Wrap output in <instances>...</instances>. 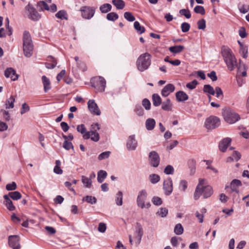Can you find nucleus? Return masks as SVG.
<instances>
[{
    "label": "nucleus",
    "mask_w": 249,
    "mask_h": 249,
    "mask_svg": "<svg viewBox=\"0 0 249 249\" xmlns=\"http://www.w3.org/2000/svg\"><path fill=\"white\" fill-rule=\"evenodd\" d=\"M206 180L203 178L199 179V182L196 187L194 198L195 200H197L201 195H203L204 198H207L210 197L213 194L212 187L210 185H205Z\"/></svg>",
    "instance_id": "f257e3e1"
},
{
    "label": "nucleus",
    "mask_w": 249,
    "mask_h": 249,
    "mask_svg": "<svg viewBox=\"0 0 249 249\" xmlns=\"http://www.w3.org/2000/svg\"><path fill=\"white\" fill-rule=\"evenodd\" d=\"M221 54L228 69L231 71L237 66V59L232 50L228 46L221 47Z\"/></svg>",
    "instance_id": "f03ea898"
},
{
    "label": "nucleus",
    "mask_w": 249,
    "mask_h": 249,
    "mask_svg": "<svg viewBox=\"0 0 249 249\" xmlns=\"http://www.w3.org/2000/svg\"><path fill=\"white\" fill-rule=\"evenodd\" d=\"M23 50L24 55L30 57L33 54V44L31 36L28 31H24L23 36Z\"/></svg>",
    "instance_id": "7ed1b4c3"
},
{
    "label": "nucleus",
    "mask_w": 249,
    "mask_h": 249,
    "mask_svg": "<svg viewBox=\"0 0 249 249\" xmlns=\"http://www.w3.org/2000/svg\"><path fill=\"white\" fill-rule=\"evenodd\" d=\"M151 56L148 53H144L140 55L137 60V66L140 71L147 70L151 65Z\"/></svg>",
    "instance_id": "20e7f679"
},
{
    "label": "nucleus",
    "mask_w": 249,
    "mask_h": 249,
    "mask_svg": "<svg viewBox=\"0 0 249 249\" xmlns=\"http://www.w3.org/2000/svg\"><path fill=\"white\" fill-rule=\"evenodd\" d=\"M222 115L225 121L230 124H233L240 119L239 115L230 108L223 109Z\"/></svg>",
    "instance_id": "39448f33"
},
{
    "label": "nucleus",
    "mask_w": 249,
    "mask_h": 249,
    "mask_svg": "<svg viewBox=\"0 0 249 249\" xmlns=\"http://www.w3.org/2000/svg\"><path fill=\"white\" fill-rule=\"evenodd\" d=\"M143 234V229L140 223H137L135 227V239L132 240V236L129 235V240L131 245L134 243L136 246L139 245L141 241L142 238Z\"/></svg>",
    "instance_id": "423d86ee"
},
{
    "label": "nucleus",
    "mask_w": 249,
    "mask_h": 249,
    "mask_svg": "<svg viewBox=\"0 0 249 249\" xmlns=\"http://www.w3.org/2000/svg\"><path fill=\"white\" fill-rule=\"evenodd\" d=\"M92 86L97 89L98 91L103 92L105 91L106 82L105 79L101 77H96L92 79Z\"/></svg>",
    "instance_id": "0eeeda50"
},
{
    "label": "nucleus",
    "mask_w": 249,
    "mask_h": 249,
    "mask_svg": "<svg viewBox=\"0 0 249 249\" xmlns=\"http://www.w3.org/2000/svg\"><path fill=\"white\" fill-rule=\"evenodd\" d=\"M26 14L30 19L33 21H37L41 17L36 10L30 3L25 8Z\"/></svg>",
    "instance_id": "6e6552de"
},
{
    "label": "nucleus",
    "mask_w": 249,
    "mask_h": 249,
    "mask_svg": "<svg viewBox=\"0 0 249 249\" xmlns=\"http://www.w3.org/2000/svg\"><path fill=\"white\" fill-rule=\"evenodd\" d=\"M220 121L219 118L211 116L207 118L205 122V126L207 129H214L219 126Z\"/></svg>",
    "instance_id": "1a4fd4ad"
},
{
    "label": "nucleus",
    "mask_w": 249,
    "mask_h": 249,
    "mask_svg": "<svg viewBox=\"0 0 249 249\" xmlns=\"http://www.w3.org/2000/svg\"><path fill=\"white\" fill-rule=\"evenodd\" d=\"M148 161L153 167H157L160 162V157L159 154L155 151H151L148 154Z\"/></svg>",
    "instance_id": "9d476101"
},
{
    "label": "nucleus",
    "mask_w": 249,
    "mask_h": 249,
    "mask_svg": "<svg viewBox=\"0 0 249 249\" xmlns=\"http://www.w3.org/2000/svg\"><path fill=\"white\" fill-rule=\"evenodd\" d=\"M82 17L85 19H89L95 14V9L93 7L84 6L81 8Z\"/></svg>",
    "instance_id": "9b49d317"
},
{
    "label": "nucleus",
    "mask_w": 249,
    "mask_h": 249,
    "mask_svg": "<svg viewBox=\"0 0 249 249\" xmlns=\"http://www.w3.org/2000/svg\"><path fill=\"white\" fill-rule=\"evenodd\" d=\"M163 189L165 195L169 196L171 194L173 190V184L171 178L168 177L164 181L163 183Z\"/></svg>",
    "instance_id": "f8f14e48"
},
{
    "label": "nucleus",
    "mask_w": 249,
    "mask_h": 249,
    "mask_svg": "<svg viewBox=\"0 0 249 249\" xmlns=\"http://www.w3.org/2000/svg\"><path fill=\"white\" fill-rule=\"evenodd\" d=\"M147 198V193L145 190H142L139 192L137 203L138 206L142 209L145 208V201Z\"/></svg>",
    "instance_id": "ddd939ff"
},
{
    "label": "nucleus",
    "mask_w": 249,
    "mask_h": 249,
    "mask_svg": "<svg viewBox=\"0 0 249 249\" xmlns=\"http://www.w3.org/2000/svg\"><path fill=\"white\" fill-rule=\"evenodd\" d=\"M138 146L137 141L135 135H132L128 137L126 142V148L128 151L135 150Z\"/></svg>",
    "instance_id": "4468645a"
},
{
    "label": "nucleus",
    "mask_w": 249,
    "mask_h": 249,
    "mask_svg": "<svg viewBox=\"0 0 249 249\" xmlns=\"http://www.w3.org/2000/svg\"><path fill=\"white\" fill-rule=\"evenodd\" d=\"M19 237L18 235H10L8 237L9 246L13 249H20Z\"/></svg>",
    "instance_id": "2eb2a0df"
},
{
    "label": "nucleus",
    "mask_w": 249,
    "mask_h": 249,
    "mask_svg": "<svg viewBox=\"0 0 249 249\" xmlns=\"http://www.w3.org/2000/svg\"><path fill=\"white\" fill-rule=\"evenodd\" d=\"M88 106L89 111L93 114L97 116L101 114V111L98 108L97 104L94 100H89L88 102Z\"/></svg>",
    "instance_id": "dca6fc26"
},
{
    "label": "nucleus",
    "mask_w": 249,
    "mask_h": 249,
    "mask_svg": "<svg viewBox=\"0 0 249 249\" xmlns=\"http://www.w3.org/2000/svg\"><path fill=\"white\" fill-rule=\"evenodd\" d=\"M203 91L206 93H223V91L219 87H216L215 89L210 85L204 86Z\"/></svg>",
    "instance_id": "f3484780"
},
{
    "label": "nucleus",
    "mask_w": 249,
    "mask_h": 249,
    "mask_svg": "<svg viewBox=\"0 0 249 249\" xmlns=\"http://www.w3.org/2000/svg\"><path fill=\"white\" fill-rule=\"evenodd\" d=\"M4 75L6 77L10 78L13 81H15L18 78V75L16 74V71L12 68L6 69Z\"/></svg>",
    "instance_id": "a211bd4d"
},
{
    "label": "nucleus",
    "mask_w": 249,
    "mask_h": 249,
    "mask_svg": "<svg viewBox=\"0 0 249 249\" xmlns=\"http://www.w3.org/2000/svg\"><path fill=\"white\" fill-rule=\"evenodd\" d=\"M231 140L230 138H226L223 139L219 144V150L223 152L226 151L229 144L231 143Z\"/></svg>",
    "instance_id": "6ab92c4d"
},
{
    "label": "nucleus",
    "mask_w": 249,
    "mask_h": 249,
    "mask_svg": "<svg viewBox=\"0 0 249 249\" xmlns=\"http://www.w3.org/2000/svg\"><path fill=\"white\" fill-rule=\"evenodd\" d=\"M3 198L4 199V204L6 207L7 209L10 211H14L16 208L14 206L12 200L9 198V196L5 195L3 196Z\"/></svg>",
    "instance_id": "aec40b11"
},
{
    "label": "nucleus",
    "mask_w": 249,
    "mask_h": 249,
    "mask_svg": "<svg viewBox=\"0 0 249 249\" xmlns=\"http://www.w3.org/2000/svg\"><path fill=\"white\" fill-rule=\"evenodd\" d=\"M84 139H90L91 141L97 142L100 139V135L98 133H89L87 132L84 136Z\"/></svg>",
    "instance_id": "412c9836"
},
{
    "label": "nucleus",
    "mask_w": 249,
    "mask_h": 249,
    "mask_svg": "<svg viewBox=\"0 0 249 249\" xmlns=\"http://www.w3.org/2000/svg\"><path fill=\"white\" fill-rule=\"evenodd\" d=\"M15 102V96H10L9 98H8L5 102V108L6 109H12L14 107Z\"/></svg>",
    "instance_id": "4be33fe9"
},
{
    "label": "nucleus",
    "mask_w": 249,
    "mask_h": 249,
    "mask_svg": "<svg viewBox=\"0 0 249 249\" xmlns=\"http://www.w3.org/2000/svg\"><path fill=\"white\" fill-rule=\"evenodd\" d=\"M156 125V121L153 118H148L145 121V127L148 131L152 130Z\"/></svg>",
    "instance_id": "5701e85b"
},
{
    "label": "nucleus",
    "mask_w": 249,
    "mask_h": 249,
    "mask_svg": "<svg viewBox=\"0 0 249 249\" xmlns=\"http://www.w3.org/2000/svg\"><path fill=\"white\" fill-rule=\"evenodd\" d=\"M42 81L45 92H47L51 88L50 80L45 75L42 76Z\"/></svg>",
    "instance_id": "b1692460"
},
{
    "label": "nucleus",
    "mask_w": 249,
    "mask_h": 249,
    "mask_svg": "<svg viewBox=\"0 0 249 249\" xmlns=\"http://www.w3.org/2000/svg\"><path fill=\"white\" fill-rule=\"evenodd\" d=\"M48 60L51 61V63L47 62L45 63V66L47 69H53L56 66L57 64L56 60L52 56L48 57Z\"/></svg>",
    "instance_id": "393cba45"
},
{
    "label": "nucleus",
    "mask_w": 249,
    "mask_h": 249,
    "mask_svg": "<svg viewBox=\"0 0 249 249\" xmlns=\"http://www.w3.org/2000/svg\"><path fill=\"white\" fill-rule=\"evenodd\" d=\"M107 176V173L104 170H100L97 173V180L99 183H102Z\"/></svg>",
    "instance_id": "a878e982"
},
{
    "label": "nucleus",
    "mask_w": 249,
    "mask_h": 249,
    "mask_svg": "<svg viewBox=\"0 0 249 249\" xmlns=\"http://www.w3.org/2000/svg\"><path fill=\"white\" fill-rule=\"evenodd\" d=\"M184 47L182 45H177L174 46H171L169 48V50L172 53H178L181 52Z\"/></svg>",
    "instance_id": "bb28decb"
},
{
    "label": "nucleus",
    "mask_w": 249,
    "mask_h": 249,
    "mask_svg": "<svg viewBox=\"0 0 249 249\" xmlns=\"http://www.w3.org/2000/svg\"><path fill=\"white\" fill-rule=\"evenodd\" d=\"M112 2L117 9H123L125 6V3L123 0H112Z\"/></svg>",
    "instance_id": "cd10ccee"
},
{
    "label": "nucleus",
    "mask_w": 249,
    "mask_h": 249,
    "mask_svg": "<svg viewBox=\"0 0 249 249\" xmlns=\"http://www.w3.org/2000/svg\"><path fill=\"white\" fill-rule=\"evenodd\" d=\"M175 89V86L172 84L166 85L161 90V93L168 92L169 93L173 92Z\"/></svg>",
    "instance_id": "c85d7f7f"
},
{
    "label": "nucleus",
    "mask_w": 249,
    "mask_h": 249,
    "mask_svg": "<svg viewBox=\"0 0 249 249\" xmlns=\"http://www.w3.org/2000/svg\"><path fill=\"white\" fill-rule=\"evenodd\" d=\"M112 6L109 3H105L102 5L99 9L102 13H107L111 11Z\"/></svg>",
    "instance_id": "c756f323"
},
{
    "label": "nucleus",
    "mask_w": 249,
    "mask_h": 249,
    "mask_svg": "<svg viewBox=\"0 0 249 249\" xmlns=\"http://www.w3.org/2000/svg\"><path fill=\"white\" fill-rule=\"evenodd\" d=\"M115 203L117 206H122L123 205V193L119 191L116 195Z\"/></svg>",
    "instance_id": "7c9ffc66"
},
{
    "label": "nucleus",
    "mask_w": 249,
    "mask_h": 249,
    "mask_svg": "<svg viewBox=\"0 0 249 249\" xmlns=\"http://www.w3.org/2000/svg\"><path fill=\"white\" fill-rule=\"evenodd\" d=\"M9 197L14 200H18L21 198V194L18 191H14L9 193Z\"/></svg>",
    "instance_id": "2f4dec72"
},
{
    "label": "nucleus",
    "mask_w": 249,
    "mask_h": 249,
    "mask_svg": "<svg viewBox=\"0 0 249 249\" xmlns=\"http://www.w3.org/2000/svg\"><path fill=\"white\" fill-rule=\"evenodd\" d=\"M172 104L169 99H167L162 103V108L166 111H170L172 109Z\"/></svg>",
    "instance_id": "473e14b6"
},
{
    "label": "nucleus",
    "mask_w": 249,
    "mask_h": 249,
    "mask_svg": "<svg viewBox=\"0 0 249 249\" xmlns=\"http://www.w3.org/2000/svg\"><path fill=\"white\" fill-rule=\"evenodd\" d=\"M184 229L182 225L180 223L177 224L174 230V231L176 235H181L183 233Z\"/></svg>",
    "instance_id": "72a5a7b5"
},
{
    "label": "nucleus",
    "mask_w": 249,
    "mask_h": 249,
    "mask_svg": "<svg viewBox=\"0 0 249 249\" xmlns=\"http://www.w3.org/2000/svg\"><path fill=\"white\" fill-rule=\"evenodd\" d=\"M160 177L156 174H152L149 176V179L150 182L152 184H156L160 180Z\"/></svg>",
    "instance_id": "f704fd0d"
},
{
    "label": "nucleus",
    "mask_w": 249,
    "mask_h": 249,
    "mask_svg": "<svg viewBox=\"0 0 249 249\" xmlns=\"http://www.w3.org/2000/svg\"><path fill=\"white\" fill-rule=\"evenodd\" d=\"M134 27L137 32L142 34L145 32V29L143 26H142L138 21H135L134 23Z\"/></svg>",
    "instance_id": "c9c22d12"
},
{
    "label": "nucleus",
    "mask_w": 249,
    "mask_h": 249,
    "mask_svg": "<svg viewBox=\"0 0 249 249\" xmlns=\"http://www.w3.org/2000/svg\"><path fill=\"white\" fill-rule=\"evenodd\" d=\"M239 53L244 58L246 59L248 56V46L239 48Z\"/></svg>",
    "instance_id": "e433bc0d"
},
{
    "label": "nucleus",
    "mask_w": 249,
    "mask_h": 249,
    "mask_svg": "<svg viewBox=\"0 0 249 249\" xmlns=\"http://www.w3.org/2000/svg\"><path fill=\"white\" fill-rule=\"evenodd\" d=\"M61 161L59 160L55 161V166L53 168V172L56 174H62L63 173L62 170L60 168Z\"/></svg>",
    "instance_id": "4c0bfd02"
},
{
    "label": "nucleus",
    "mask_w": 249,
    "mask_h": 249,
    "mask_svg": "<svg viewBox=\"0 0 249 249\" xmlns=\"http://www.w3.org/2000/svg\"><path fill=\"white\" fill-rule=\"evenodd\" d=\"M82 182L85 187L90 188L92 184V181L90 180V178L83 176L82 177Z\"/></svg>",
    "instance_id": "58836bf2"
},
{
    "label": "nucleus",
    "mask_w": 249,
    "mask_h": 249,
    "mask_svg": "<svg viewBox=\"0 0 249 249\" xmlns=\"http://www.w3.org/2000/svg\"><path fill=\"white\" fill-rule=\"evenodd\" d=\"M83 201H86L91 204H95L97 202V199L94 196H87L83 198Z\"/></svg>",
    "instance_id": "ea45409f"
},
{
    "label": "nucleus",
    "mask_w": 249,
    "mask_h": 249,
    "mask_svg": "<svg viewBox=\"0 0 249 249\" xmlns=\"http://www.w3.org/2000/svg\"><path fill=\"white\" fill-rule=\"evenodd\" d=\"M188 187V182L186 180L182 179L179 183L178 188L179 190L184 192L186 191Z\"/></svg>",
    "instance_id": "a19ab883"
},
{
    "label": "nucleus",
    "mask_w": 249,
    "mask_h": 249,
    "mask_svg": "<svg viewBox=\"0 0 249 249\" xmlns=\"http://www.w3.org/2000/svg\"><path fill=\"white\" fill-rule=\"evenodd\" d=\"M152 99L153 104L154 106L157 107L159 106L161 104V100L160 97L158 95V94H153Z\"/></svg>",
    "instance_id": "79ce46f5"
},
{
    "label": "nucleus",
    "mask_w": 249,
    "mask_h": 249,
    "mask_svg": "<svg viewBox=\"0 0 249 249\" xmlns=\"http://www.w3.org/2000/svg\"><path fill=\"white\" fill-rule=\"evenodd\" d=\"M119 18L118 14L115 12H111L107 14V18L109 21H114Z\"/></svg>",
    "instance_id": "37998d69"
},
{
    "label": "nucleus",
    "mask_w": 249,
    "mask_h": 249,
    "mask_svg": "<svg viewBox=\"0 0 249 249\" xmlns=\"http://www.w3.org/2000/svg\"><path fill=\"white\" fill-rule=\"evenodd\" d=\"M124 18L125 19L129 22H132L135 20V18L130 12H125L124 13Z\"/></svg>",
    "instance_id": "c03bdc74"
},
{
    "label": "nucleus",
    "mask_w": 249,
    "mask_h": 249,
    "mask_svg": "<svg viewBox=\"0 0 249 249\" xmlns=\"http://www.w3.org/2000/svg\"><path fill=\"white\" fill-rule=\"evenodd\" d=\"M179 240H180V241L182 240V239L181 237H177V236L173 237L171 239V244L173 246L177 247L179 245V243H178Z\"/></svg>",
    "instance_id": "a18cd8bd"
},
{
    "label": "nucleus",
    "mask_w": 249,
    "mask_h": 249,
    "mask_svg": "<svg viewBox=\"0 0 249 249\" xmlns=\"http://www.w3.org/2000/svg\"><path fill=\"white\" fill-rule=\"evenodd\" d=\"M55 16L57 18L63 19H67V13L65 11L60 10L58 11L56 14Z\"/></svg>",
    "instance_id": "49530a36"
},
{
    "label": "nucleus",
    "mask_w": 249,
    "mask_h": 249,
    "mask_svg": "<svg viewBox=\"0 0 249 249\" xmlns=\"http://www.w3.org/2000/svg\"><path fill=\"white\" fill-rule=\"evenodd\" d=\"M110 153L111 152L109 151L102 152L98 156V159L99 160L106 159L109 157Z\"/></svg>",
    "instance_id": "de8ad7c7"
},
{
    "label": "nucleus",
    "mask_w": 249,
    "mask_h": 249,
    "mask_svg": "<svg viewBox=\"0 0 249 249\" xmlns=\"http://www.w3.org/2000/svg\"><path fill=\"white\" fill-rule=\"evenodd\" d=\"M179 13L180 15L184 16L187 18H190L191 17V13L188 9H181L179 10Z\"/></svg>",
    "instance_id": "09e8293b"
},
{
    "label": "nucleus",
    "mask_w": 249,
    "mask_h": 249,
    "mask_svg": "<svg viewBox=\"0 0 249 249\" xmlns=\"http://www.w3.org/2000/svg\"><path fill=\"white\" fill-rule=\"evenodd\" d=\"M164 173L166 175H173L174 173V167L170 165H167L164 170Z\"/></svg>",
    "instance_id": "8fccbe9b"
},
{
    "label": "nucleus",
    "mask_w": 249,
    "mask_h": 249,
    "mask_svg": "<svg viewBox=\"0 0 249 249\" xmlns=\"http://www.w3.org/2000/svg\"><path fill=\"white\" fill-rule=\"evenodd\" d=\"M63 147L66 150H69L70 149H73L72 143L68 141H64L63 144Z\"/></svg>",
    "instance_id": "3c124183"
},
{
    "label": "nucleus",
    "mask_w": 249,
    "mask_h": 249,
    "mask_svg": "<svg viewBox=\"0 0 249 249\" xmlns=\"http://www.w3.org/2000/svg\"><path fill=\"white\" fill-rule=\"evenodd\" d=\"M194 11L197 14H200L202 15L205 13L204 8L202 6L197 5L194 8Z\"/></svg>",
    "instance_id": "603ef678"
},
{
    "label": "nucleus",
    "mask_w": 249,
    "mask_h": 249,
    "mask_svg": "<svg viewBox=\"0 0 249 249\" xmlns=\"http://www.w3.org/2000/svg\"><path fill=\"white\" fill-rule=\"evenodd\" d=\"M197 24L198 29L203 30L206 28V21L204 19L199 20L197 22Z\"/></svg>",
    "instance_id": "864d4df0"
},
{
    "label": "nucleus",
    "mask_w": 249,
    "mask_h": 249,
    "mask_svg": "<svg viewBox=\"0 0 249 249\" xmlns=\"http://www.w3.org/2000/svg\"><path fill=\"white\" fill-rule=\"evenodd\" d=\"M190 25L187 22H183L181 24V29L183 33H186L189 31Z\"/></svg>",
    "instance_id": "5fc2aeb1"
},
{
    "label": "nucleus",
    "mask_w": 249,
    "mask_h": 249,
    "mask_svg": "<svg viewBox=\"0 0 249 249\" xmlns=\"http://www.w3.org/2000/svg\"><path fill=\"white\" fill-rule=\"evenodd\" d=\"M76 129L78 132L83 134V136L87 132L85 125L83 124L78 125Z\"/></svg>",
    "instance_id": "6e6d98bb"
},
{
    "label": "nucleus",
    "mask_w": 249,
    "mask_h": 249,
    "mask_svg": "<svg viewBox=\"0 0 249 249\" xmlns=\"http://www.w3.org/2000/svg\"><path fill=\"white\" fill-rule=\"evenodd\" d=\"M176 98L178 102H184L188 99L187 94H176Z\"/></svg>",
    "instance_id": "4d7b16f0"
},
{
    "label": "nucleus",
    "mask_w": 249,
    "mask_h": 249,
    "mask_svg": "<svg viewBox=\"0 0 249 249\" xmlns=\"http://www.w3.org/2000/svg\"><path fill=\"white\" fill-rule=\"evenodd\" d=\"M220 101L223 99V94H209V100L211 101L213 98Z\"/></svg>",
    "instance_id": "13d9d810"
},
{
    "label": "nucleus",
    "mask_w": 249,
    "mask_h": 249,
    "mask_svg": "<svg viewBox=\"0 0 249 249\" xmlns=\"http://www.w3.org/2000/svg\"><path fill=\"white\" fill-rule=\"evenodd\" d=\"M30 110V107L26 103H23L22 105L20 114L23 115Z\"/></svg>",
    "instance_id": "bf43d9fd"
},
{
    "label": "nucleus",
    "mask_w": 249,
    "mask_h": 249,
    "mask_svg": "<svg viewBox=\"0 0 249 249\" xmlns=\"http://www.w3.org/2000/svg\"><path fill=\"white\" fill-rule=\"evenodd\" d=\"M107 230L106 224L103 222H100L99 224L98 231L101 233H104Z\"/></svg>",
    "instance_id": "052dcab7"
},
{
    "label": "nucleus",
    "mask_w": 249,
    "mask_h": 249,
    "mask_svg": "<svg viewBox=\"0 0 249 249\" xmlns=\"http://www.w3.org/2000/svg\"><path fill=\"white\" fill-rule=\"evenodd\" d=\"M17 188L16 182H12L11 183H8L6 185V189L7 191L15 190Z\"/></svg>",
    "instance_id": "680f3d73"
},
{
    "label": "nucleus",
    "mask_w": 249,
    "mask_h": 249,
    "mask_svg": "<svg viewBox=\"0 0 249 249\" xmlns=\"http://www.w3.org/2000/svg\"><path fill=\"white\" fill-rule=\"evenodd\" d=\"M37 5L40 7L41 10H49L50 7L49 5L44 1H40L37 3Z\"/></svg>",
    "instance_id": "e2e57ef3"
},
{
    "label": "nucleus",
    "mask_w": 249,
    "mask_h": 249,
    "mask_svg": "<svg viewBox=\"0 0 249 249\" xmlns=\"http://www.w3.org/2000/svg\"><path fill=\"white\" fill-rule=\"evenodd\" d=\"M152 202L154 205L157 206L160 205L162 203V199L158 196H154L152 199Z\"/></svg>",
    "instance_id": "0e129e2a"
},
{
    "label": "nucleus",
    "mask_w": 249,
    "mask_h": 249,
    "mask_svg": "<svg viewBox=\"0 0 249 249\" xmlns=\"http://www.w3.org/2000/svg\"><path fill=\"white\" fill-rule=\"evenodd\" d=\"M198 82L196 80H194L191 82H189L186 84V87L190 89H193L197 85Z\"/></svg>",
    "instance_id": "69168bd1"
},
{
    "label": "nucleus",
    "mask_w": 249,
    "mask_h": 249,
    "mask_svg": "<svg viewBox=\"0 0 249 249\" xmlns=\"http://www.w3.org/2000/svg\"><path fill=\"white\" fill-rule=\"evenodd\" d=\"M168 213V210L166 208H160L157 214L160 216L161 217H165Z\"/></svg>",
    "instance_id": "338daca9"
},
{
    "label": "nucleus",
    "mask_w": 249,
    "mask_h": 249,
    "mask_svg": "<svg viewBox=\"0 0 249 249\" xmlns=\"http://www.w3.org/2000/svg\"><path fill=\"white\" fill-rule=\"evenodd\" d=\"M142 105L146 110H149L151 107V103L147 99H144L142 102Z\"/></svg>",
    "instance_id": "774afa93"
}]
</instances>
